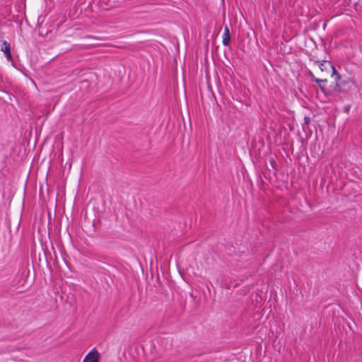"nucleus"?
I'll return each mask as SVG.
<instances>
[{
	"label": "nucleus",
	"mask_w": 362,
	"mask_h": 362,
	"mask_svg": "<svg viewBox=\"0 0 362 362\" xmlns=\"http://www.w3.org/2000/svg\"><path fill=\"white\" fill-rule=\"evenodd\" d=\"M310 76L312 77V80L318 84L319 88L324 92L325 88L321 85V83H327V79H320L315 78L312 73H310Z\"/></svg>",
	"instance_id": "nucleus-4"
},
{
	"label": "nucleus",
	"mask_w": 362,
	"mask_h": 362,
	"mask_svg": "<svg viewBox=\"0 0 362 362\" xmlns=\"http://www.w3.org/2000/svg\"><path fill=\"white\" fill-rule=\"evenodd\" d=\"M305 121L306 123H308L310 121V119L308 117H305Z\"/></svg>",
	"instance_id": "nucleus-8"
},
{
	"label": "nucleus",
	"mask_w": 362,
	"mask_h": 362,
	"mask_svg": "<svg viewBox=\"0 0 362 362\" xmlns=\"http://www.w3.org/2000/svg\"><path fill=\"white\" fill-rule=\"evenodd\" d=\"M327 63H329L328 62H326V61H323L322 62H320V69L323 71L324 69H326V65H327Z\"/></svg>",
	"instance_id": "nucleus-5"
},
{
	"label": "nucleus",
	"mask_w": 362,
	"mask_h": 362,
	"mask_svg": "<svg viewBox=\"0 0 362 362\" xmlns=\"http://www.w3.org/2000/svg\"><path fill=\"white\" fill-rule=\"evenodd\" d=\"M327 65L330 68H332V76H334L336 75V73H338V72L337 71V70L335 69V68L334 67V66L331 63H327Z\"/></svg>",
	"instance_id": "nucleus-6"
},
{
	"label": "nucleus",
	"mask_w": 362,
	"mask_h": 362,
	"mask_svg": "<svg viewBox=\"0 0 362 362\" xmlns=\"http://www.w3.org/2000/svg\"><path fill=\"white\" fill-rule=\"evenodd\" d=\"M1 49L4 52L7 60L11 62L12 63V64H13V61L11 53L10 44L5 40L3 41Z\"/></svg>",
	"instance_id": "nucleus-2"
},
{
	"label": "nucleus",
	"mask_w": 362,
	"mask_h": 362,
	"mask_svg": "<svg viewBox=\"0 0 362 362\" xmlns=\"http://www.w3.org/2000/svg\"><path fill=\"white\" fill-rule=\"evenodd\" d=\"M100 354L97 350L93 348L84 358L83 362H99Z\"/></svg>",
	"instance_id": "nucleus-1"
},
{
	"label": "nucleus",
	"mask_w": 362,
	"mask_h": 362,
	"mask_svg": "<svg viewBox=\"0 0 362 362\" xmlns=\"http://www.w3.org/2000/svg\"><path fill=\"white\" fill-rule=\"evenodd\" d=\"M230 41V30L228 28V26H225L224 28V32L223 34V45L225 46H228Z\"/></svg>",
	"instance_id": "nucleus-3"
},
{
	"label": "nucleus",
	"mask_w": 362,
	"mask_h": 362,
	"mask_svg": "<svg viewBox=\"0 0 362 362\" xmlns=\"http://www.w3.org/2000/svg\"><path fill=\"white\" fill-rule=\"evenodd\" d=\"M335 78V80H339L340 79V74L339 73H336V75L334 76Z\"/></svg>",
	"instance_id": "nucleus-7"
}]
</instances>
